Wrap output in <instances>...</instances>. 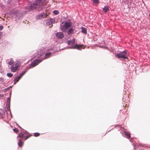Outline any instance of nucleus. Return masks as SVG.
<instances>
[{"label":"nucleus","instance_id":"9","mask_svg":"<svg viewBox=\"0 0 150 150\" xmlns=\"http://www.w3.org/2000/svg\"><path fill=\"white\" fill-rule=\"evenodd\" d=\"M83 45H78L76 44L73 46V48L74 49H76L79 50H81L82 47Z\"/></svg>","mask_w":150,"mask_h":150},{"label":"nucleus","instance_id":"30","mask_svg":"<svg viewBox=\"0 0 150 150\" xmlns=\"http://www.w3.org/2000/svg\"><path fill=\"white\" fill-rule=\"evenodd\" d=\"M3 28V26L2 25L0 26V30H2Z\"/></svg>","mask_w":150,"mask_h":150},{"label":"nucleus","instance_id":"18","mask_svg":"<svg viewBox=\"0 0 150 150\" xmlns=\"http://www.w3.org/2000/svg\"><path fill=\"white\" fill-rule=\"evenodd\" d=\"M81 29H82L81 31L83 33H84L85 34H86L87 30H86V28H83V27H82L81 28Z\"/></svg>","mask_w":150,"mask_h":150},{"label":"nucleus","instance_id":"31","mask_svg":"<svg viewBox=\"0 0 150 150\" xmlns=\"http://www.w3.org/2000/svg\"><path fill=\"white\" fill-rule=\"evenodd\" d=\"M2 35V34L1 32H0V39L1 38Z\"/></svg>","mask_w":150,"mask_h":150},{"label":"nucleus","instance_id":"22","mask_svg":"<svg viewBox=\"0 0 150 150\" xmlns=\"http://www.w3.org/2000/svg\"><path fill=\"white\" fill-rule=\"evenodd\" d=\"M32 136L31 134H28V135L27 136L25 137V138H24V140H26L28 138H29L30 137Z\"/></svg>","mask_w":150,"mask_h":150},{"label":"nucleus","instance_id":"24","mask_svg":"<svg viewBox=\"0 0 150 150\" xmlns=\"http://www.w3.org/2000/svg\"><path fill=\"white\" fill-rule=\"evenodd\" d=\"M94 3L98 4L99 3V0H92Z\"/></svg>","mask_w":150,"mask_h":150},{"label":"nucleus","instance_id":"7","mask_svg":"<svg viewBox=\"0 0 150 150\" xmlns=\"http://www.w3.org/2000/svg\"><path fill=\"white\" fill-rule=\"evenodd\" d=\"M56 35L58 38L60 39L63 38L64 36V34L61 32L57 33L56 34Z\"/></svg>","mask_w":150,"mask_h":150},{"label":"nucleus","instance_id":"25","mask_svg":"<svg viewBox=\"0 0 150 150\" xmlns=\"http://www.w3.org/2000/svg\"><path fill=\"white\" fill-rule=\"evenodd\" d=\"M7 75L8 77H11L13 76L12 74L11 73H7Z\"/></svg>","mask_w":150,"mask_h":150},{"label":"nucleus","instance_id":"13","mask_svg":"<svg viewBox=\"0 0 150 150\" xmlns=\"http://www.w3.org/2000/svg\"><path fill=\"white\" fill-rule=\"evenodd\" d=\"M124 133L127 138L129 139L130 138V134L129 132L125 131Z\"/></svg>","mask_w":150,"mask_h":150},{"label":"nucleus","instance_id":"2","mask_svg":"<svg viewBox=\"0 0 150 150\" xmlns=\"http://www.w3.org/2000/svg\"><path fill=\"white\" fill-rule=\"evenodd\" d=\"M128 54L125 51L121 52L119 53H117L116 56L119 58H122L126 59L127 58Z\"/></svg>","mask_w":150,"mask_h":150},{"label":"nucleus","instance_id":"19","mask_svg":"<svg viewBox=\"0 0 150 150\" xmlns=\"http://www.w3.org/2000/svg\"><path fill=\"white\" fill-rule=\"evenodd\" d=\"M14 62V61L12 59H11L10 61L8 62V64L10 65H12Z\"/></svg>","mask_w":150,"mask_h":150},{"label":"nucleus","instance_id":"10","mask_svg":"<svg viewBox=\"0 0 150 150\" xmlns=\"http://www.w3.org/2000/svg\"><path fill=\"white\" fill-rule=\"evenodd\" d=\"M75 39H73L71 40H69L67 41V44L68 45H73L75 43Z\"/></svg>","mask_w":150,"mask_h":150},{"label":"nucleus","instance_id":"23","mask_svg":"<svg viewBox=\"0 0 150 150\" xmlns=\"http://www.w3.org/2000/svg\"><path fill=\"white\" fill-rule=\"evenodd\" d=\"M53 13L56 15H57L59 14V12L57 10H54L53 12Z\"/></svg>","mask_w":150,"mask_h":150},{"label":"nucleus","instance_id":"16","mask_svg":"<svg viewBox=\"0 0 150 150\" xmlns=\"http://www.w3.org/2000/svg\"><path fill=\"white\" fill-rule=\"evenodd\" d=\"M44 52L43 50H41L38 52V54L40 56H41L44 54Z\"/></svg>","mask_w":150,"mask_h":150},{"label":"nucleus","instance_id":"17","mask_svg":"<svg viewBox=\"0 0 150 150\" xmlns=\"http://www.w3.org/2000/svg\"><path fill=\"white\" fill-rule=\"evenodd\" d=\"M103 9L105 12H107L109 10V7L108 6H106L103 8Z\"/></svg>","mask_w":150,"mask_h":150},{"label":"nucleus","instance_id":"27","mask_svg":"<svg viewBox=\"0 0 150 150\" xmlns=\"http://www.w3.org/2000/svg\"><path fill=\"white\" fill-rule=\"evenodd\" d=\"M40 135V134L39 133H34V136L35 137L39 136Z\"/></svg>","mask_w":150,"mask_h":150},{"label":"nucleus","instance_id":"29","mask_svg":"<svg viewBox=\"0 0 150 150\" xmlns=\"http://www.w3.org/2000/svg\"><path fill=\"white\" fill-rule=\"evenodd\" d=\"M0 80L2 82H3L4 81V78L0 77Z\"/></svg>","mask_w":150,"mask_h":150},{"label":"nucleus","instance_id":"14","mask_svg":"<svg viewBox=\"0 0 150 150\" xmlns=\"http://www.w3.org/2000/svg\"><path fill=\"white\" fill-rule=\"evenodd\" d=\"M74 31V29L72 28H70L68 31V35H70L71 34H72Z\"/></svg>","mask_w":150,"mask_h":150},{"label":"nucleus","instance_id":"32","mask_svg":"<svg viewBox=\"0 0 150 150\" xmlns=\"http://www.w3.org/2000/svg\"><path fill=\"white\" fill-rule=\"evenodd\" d=\"M4 97L3 95L0 94V98H3Z\"/></svg>","mask_w":150,"mask_h":150},{"label":"nucleus","instance_id":"20","mask_svg":"<svg viewBox=\"0 0 150 150\" xmlns=\"http://www.w3.org/2000/svg\"><path fill=\"white\" fill-rule=\"evenodd\" d=\"M13 131L16 133H18L19 132V130L18 129L16 128H14V129H13Z\"/></svg>","mask_w":150,"mask_h":150},{"label":"nucleus","instance_id":"21","mask_svg":"<svg viewBox=\"0 0 150 150\" xmlns=\"http://www.w3.org/2000/svg\"><path fill=\"white\" fill-rule=\"evenodd\" d=\"M51 54L50 52L46 53L45 54V57L46 58H48Z\"/></svg>","mask_w":150,"mask_h":150},{"label":"nucleus","instance_id":"4","mask_svg":"<svg viewBox=\"0 0 150 150\" xmlns=\"http://www.w3.org/2000/svg\"><path fill=\"white\" fill-rule=\"evenodd\" d=\"M42 60H35L30 65V68H32L38 65L42 62Z\"/></svg>","mask_w":150,"mask_h":150},{"label":"nucleus","instance_id":"5","mask_svg":"<svg viewBox=\"0 0 150 150\" xmlns=\"http://www.w3.org/2000/svg\"><path fill=\"white\" fill-rule=\"evenodd\" d=\"M19 67V66L17 64L13 65L11 67V71L13 72H15L18 69Z\"/></svg>","mask_w":150,"mask_h":150},{"label":"nucleus","instance_id":"26","mask_svg":"<svg viewBox=\"0 0 150 150\" xmlns=\"http://www.w3.org/2000/svg\"><path fill=\"white\" fill-rule=\"evenodd\" d=\"M5 2L7 4H9L11 3V1L10 0H4Z\"/></svg>","mask_w":150,"mask_h":150},{"label":"nucleus","instance_id":"12","mask_svg":"<svg viewBox=\"0 0 150 150\" xmlns=\"http://www.w3.org/2000/svg\"><path fill=\"white\" fill-rule=\"evenodd\" d=\"M18 140L19 141V142L18 143V146L19 147H22L23 144V142H22V139H19Z\"/></svg>","mask_w":150,"mask_h":150},{"label":"nucleus","instance_id":"6","mask_svg":"<svg viewBox=\"0 0 150 150\" xmlns=\"http://www.w3.org/2000/svg\"><path fill=\"white\" fill-rule=\"evenodd\" d=\"M25 71H23V72L20 74L19 76H18L17 78L15 80L14 84H16V83L19 81V79L25 73Z\"/></svg>","mask_w":150,"mask_h":150},{"label":"nucleus","instance_id":"28","mask_svg":"<svg viewBox=\"0 0 150 150\" xmlns=\"http://www.w3.org/2000/svg\"><path fill=\"white\" fill-rule=\"evenodd\" d=\"M10 98H7V103H10Z\"/></svg>","mask_w":150,"mask_h":150},{"label":"nucleus","instance_id":"8","mask_svg":"<svg viewBox=\"0 0 150 150\" xmlns=\"http://www.w3.org/2000/svg\"><path fill=\"white\" fill-rule=\"evenodd\" d=\"M55 20L54 18H51L47 20V24L49 25H51L53 23H55Z\"/></svg>","mask_w":150,"mask_h":150},{"label":"nucleus","instance_id":"1","mask_svg":"<svg viewBox=\"0 0 150 150\" xmlns=\"http://www.w3.org/2000/svg\"><path fill=\"white\" fill-rule=\"evenodd\" d=\"M47 0H35V1L30 6L31 9H34L38 8H41L46 3Z\"/></svg>","mask_w":150,"mask_h":150},{"label":"nucleus","instance_id":"11","mask_svg":"<svg viewBox=\"0 0 150 150\" xmlns=\"http://www.w3.org/2000/svg\"><path fill=\"white\" fill-rule=\"evenodd\" d=\"M47 16V14H45V13H43V14H40L38 16L40 17L39 19H41L42 18H46Z\"/></svg>","mask_w":150,"mask_h":150},{"label":"nucleus","instance_id":"15","mask_svg":"<svg viewBox=\"0 0 150 150\" xmlns=\"http://www.w3.org/2000/svg\"><path fill=\"white\" fill-rule=\"evenodd\" d=\"M24 137V134L23 133H21L19 134L18 136L17 137L19 138H20V139H21V138H23Z\"/></svg>","mask_w":150,"mask_h":150},{"label":"nucleus","instance_id":"3","mask_svg":"<svg viewBox=\"0 0 150 150\" xmlns=\"http://www.w3.org/2000/svg\"><path fill=\"white\" fill-rule=\"evenodd\" d=\"M71 25V23L69 22H66L64 25L61 27L62 30L66 32L67 29Z\"/></svg>","mask_w":150,"mask_h":150}]
</instances>
